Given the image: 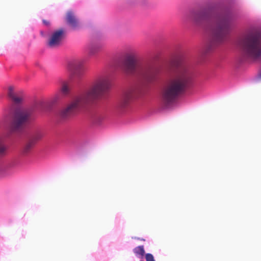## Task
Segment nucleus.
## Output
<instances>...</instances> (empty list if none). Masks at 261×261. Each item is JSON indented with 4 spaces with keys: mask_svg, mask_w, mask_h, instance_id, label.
Instances as JSON below:
<instances>
[{
    "mask_svg": "<svg viewBox=\"0 0 261 261\" xmlns=\"http://www.w3.org/2000/svg\"><path fill=\"white\" fill-rule=\"evenodd\" d=\"M192 82V76L189 66L185 63L179 65L162 89V102L166 105L172 103L180 94L190 86Z\"/></svg>",
    "mask_w": 261,
    "mask_h": 261,
    "instance_id": "obj_1",
    "label": "nucleus"
},
{
    "mask_svg": "<svg viewBox=\"0 0 261 261\" xmlns=\"http://www.w3.org/2000/svg\"><path fill=\"white\" fill-rule=\"evenodd\" d=\"M110 86V80L107 76L97 78L88 89L75 97L61 111V116L66 118L74 115L85 105L103 95Z\"/></svg>",
    "mask_w": 261,
    "mask_h": 261,
    "instance_id": "obj_2",
    "label": "nucleus"
},
{
    "mask_svg": "<svg viewBox=\"0 0 261 261\" xmlns=\"http://www.w3.org/2000/svg\"><path fill=\"white\" fill-rule=\"evenodd\" d=\"M192 19L197 25L208 27L212 45H217L225 40L230 27V20L227 17L214 16L208 11H201L194 13Z\"/></svg>",
    "mask_w": 261,
    "mask_h": 261,
    "instance_id": "obj_3",
    "label": "nucleus"
},
{
    "mask_svg": "<svg viewBox=\"0 0 261 261\" xmlns=\"http://www.w3.org/2000/svg\"><path fill=\"white\" fill-rule=\"evenodd\" d=\"M123 69L127 73L135 74L151 81L158 72L156 67L151 63L137 65L134 57L127 56L123 63Z\"/></svg>",
    "mask_w": 261,
    "mask_h": 261,
    "instance_id": "obj_4",
    "label": "nucleus"
},
{
    "mask_svg": "<svg viewBox=\"0 0 261 261\" xmlns=\"http://www.w3.org/2000/svg\"><path fill=\"white\" fill-rule=\"evenodd\" d=\"M246 57L253 61L261 60V36L259 33L248 34L239 42Z\"/></svg>",
    "mask_w": 261,
    "mask_h": 261,
    "instance_id": "obj_5",
    "label": "nucleus"
},
{
    "mask_svg": "<svg viewBox=\"0 0 261 261\" xmlns=\"http://www.w3.org/2000/svg\"><path fill=\"white\" fill-rule=\"evenodd\" d=\"M34 120L33 109H18L13 114L9 124L11 133L20 132Z\"/></svg>",
    "mask_w": 261,
    "mask_h": 261,
    "instance_id": "obj_6",
    "label": "nucleus"
},
{
    "mask_svg": "<svg viewBox=\"0 0 261 261\" xmlns=\"http://www.w3.org/2000/svg\"><path fill=\"white\" fill-rule=\"evenodd\" d=\"M142 88L140 86H135L126 90L123 94L120 101L122 107L128 106L134 99L142 92Z\"/></svg>",
    "mask_w": 261,
    "mask_h": 261,
    "instance_id": "obj_7",
    "label": "nucleus"
},
{
    "mask_svg": "<svg viewBox=\"0 0 261 261\" xmlns=\"http://www.w3.org/2000/svg\"><path fill=\"white\" fill-rule=\"evenodd\" d=\"M67 69L69 72V79L75 80L80 79L84 71L83 62L80 61H73L68 63Z\"/></svg>",
    "mask_w": 261,
    "mask_h": 261,
    "instance_id": "obj_8",
    "label": "nucleus"
},
{
    "mask_svg": "<svg viewBox=\"0 0 261 261\" xmlns=\"http://www.w3.org/2000/svg\"><path fill=\"white\" fill-rule=\"evenodd\" d=\"M64 36L65 31L63 29H60L54 31L48 39L47 46L52 48L58 47L61 44Z\"/></svg>",
    "mask_w": 261,
    "mask_h": 261,
    "instance_id": "obj_9",
    "label": "nucleus"
},
{
    "mask_svg": "<svg viewBox=\"0 0 261 261\" xmlns=\"http://www.w3.org/2000/svg\"><path fill=\"white\" fill-rule=\"evenodd\" d=\"M66 20L67 23L73 29L79 26V21L73 12L69 11L66 14Z\"/></svg>",
    "mask_w": 261,
    "mask_h": 261,
    "instance_id": "obj_10",
    "label": "nucleus"
},
{
    "mask_svg": "<svg viewBox=\"0 0 261 261\" xmlns=\"http://www.w3.org/2000/svg\"><path fill=\"white\" fill-rule=\"evenodd\" d=\"M42 135L41 133H38L35 135L33 138L30 140L24 146L23 148V152L24 153H28L31 149L33 148L35 142L36 140H38L41 138Z\"/></svg>",
    "mask_w": 261,
    "mask_h": 261,
    "instance_id": "obj_11",
    "label": "nucleus"
},
{
    "mask_svg": "<svg viewBox=\"0 0 261 261\" xmlns=\"http://www.w3.org/2000/svg\"><path fill=\"white\" fill-rule=\"evenodd\" d=\"M8 96L16 104L19 103L22 100L21 97H18L15 95L12 86H10L8 88Z\"/></svg>",
    "mask_w": 261,
    "mask_h": 261,
    "instance_id": "obj_12",
    "label": "nucleus"
},
{
    "mask_svg": "<svg viewBox=\"0 0 261 261\" xmlns=\"http://www.w3.org/2000/svg\"><path fill=\"white\" fill-rule=\"evenodd\" d=\"M70 86L69 83L66 82H64L61 85L60 88V92L61 94L64 96H66L68 95L70 93Z\"/></svg>",
    "mask_w": 261,
    "mask_h": 261,
    "instance_id": "obj_13",
    "label": "nucleus"
},
{
    "mask_svg": "<svg viewBox=\"0 0 261 261\" xmlns=\"http://www.w3.org/2000/svg\"><path fill=\"white\" fill-rule=\"evenodd\" d=\"M101 48V46L99 44H92L89 48V54L93 56L97 53Z\"/></svg>",
    "mask_w": 261,
    "mask_h": 261,
    "instance_id": "obj_14",
    "label": "nucleus"
},
{
    "mask_svg": "<svg viewBox=\"0 0 261 261\" xmlns=\"http://www.w3.org/2000/svg\"><path fill=\"white\" fill-rule=\"evenodd\" d=\"M134 253L137 255L143 258L145 255V250L143 245L139 246L133 249Z\"/></svg>",
    "mask_w": 261,
    "mask_h": 261,
    "instance_id": "obj_15",
    "label": "nucleus"
},
{
    "mask_svg": "<svg viewBox=\"0 0 261 261\" xmlns=\"http://www.w3.org/2000/svg\"><path fill=\"white\" fill-rule=\"evenodd\" d=\"M7 148L4 145H0V156H3L6 153Z\"/></svg>",
    "mask_w": 261,
    "mask_h": 261,
    "instance_id": "obj_16",
    "label": "nucleus"
},
{
    "mask_svg": "<svg viewBox=\"0 0 261 261\" xmlns=\"http://www.w3.org/2000/svg\"><path fill=\"white\" fill-rule=\"evenodd\" d=\"M145 259L146 261H155L152 254L147 253L145 254Z\"/></svg>",
    "mask_w": 261,
    "mask_h": 261,
    "instance_id": "obj_17",
    "label": "nucleus"
},
{
    "mask_svg": "<svg viewBox=\"0 0 261 261\" xmlns=\"http://www.w3.org/2000/svg\"><path fill=\"white\" fill-rule=\"evenodd\" d=\"M257 78L259 80H261V70L259 72Z\"/></svg>",
    "mask_w": 261,
    "mask_h": 261,
    "instance_id": "obj_18",
    "label": "nucleus"
},
{
    "mask_svg": "<svg viewBox=\"0 0 261 261\" xmlns=\"http://www.w3.org/2000/svg\"><path fill=\"white\" fill-rule=\"evenodd\" d=\"M43 22L46 25H48L49 24V22L48 21L45 20H43Z\"/></svg>",
    "mask_w": 261,
    "mask_h": 261,
    "instance_id": "obj_19",
    "label": "nucleus"
},
{
    "mask_svg": "<svg viewBox=\"0 0 261 261\" xmlns=\"http://www.w3.org/2000/svg\"><path fill=\"white\" fill-rule=\"evenodd\" d=\"M138 240H141V241H145V240L144 239H140V238H137Z\"/></svg>",
    "mask_w": 261,
    "mask_h": 261,
    "instance_id": "obj_20",
    "label": "nucleus"
},
{
    "mask_svg": "<svg viewBox=\"0 0 261 261\" xmlns=\"http://www.w3.org/2000/svg\"><path fill=\"white\" fill-rule=\"evenodd\" d=\"M60 96V95H56V98H58Z\"/></svg>",
    "mask_w": 261,
    "mask_h": 261,
    "instance_id": "obj_21",
    "label": "nucleus"
}]
</instances>
